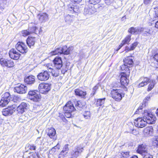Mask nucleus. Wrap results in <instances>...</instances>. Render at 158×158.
Instances as JSON below:
<instances>
[{"label":"nucleus","instance_id":"f257e3e1","mask_svg":"<svg viewBox=\"0 0 158 158\" xmlns=\"http://www.w3.org/2000/svg\"><path fill=\"white\" fill-rule=\"evenodd\" d=\"M130 73V72L128 71V69L127 71H122L119 73L120 83L123 88H126L128 85L129 83V77Z\"/></svg>","mask_w":158,"mask_h":158},{"label":"nucleus","instance_id":"f03ea898","mask_svg":"<svg viewBox=\"0 0 158 158\" xmlns=\"http://www.w3.org/2000/svg\"><path fill=\"white\" fill-rule=\"evenodd\" d=\"M110 95L114 101L119 102L124 97L125 93L121 89H113L110 91Z\"/></svg>","mask_w":158,"mask_h":158},{"label":"nucleus","instance_id":"7ed1b4c3","mask_svg":"<svg viewBox=\"0 0 158 158\" xmlns=\"http://www.w3.org/2000/svg\"><path fill=\"white\" fill-rule=\"evenodd\" d=\"M124 64L120 67V70L121 71H127L128 69L130 71L129 67H132L134 64V62L132 59L129 56H127L123 60Z\"/></svg>","mask_w":158,"mask_h":158},{"label":"nucleus","instance_id":"20e7f679","mask_svg":"<svg viewBox=\"0 0 158 158\" xmlns=\"http://www.w3.org/2000/svg\"><path fill=\"white\" fill-rule=\"evenodd\" d=\"M16 49L22 54H25L28 52L29 49L27 45L22 41H18L15 45Z\"/></svg>","mask_w":158,"mask_h":158},{"label":"nucleus","instance_id":"39448f33","mask_svg":"<svg viewBox=\"0 0 158 158\" xmlns=\"http://www.w3.org/2000/svg\"><path fill=\"white\" fill-rule=\"evenodd\" d=\"M11 98V96L9 92H7L4 93L0 100V107L5 106L10 102Z\"/></svg>","mask_w":158,"mask_h":158},{"label":"nucleus","instance_id":"423d86ee","mask_svg":"<svg viewBox=\"0 0 158 158\" xmlns=\"http://www.w3.org/2000/svg\"><path fill=\"white\" fill-rule=\"evenodd\" d=\"M144 115L143 116V118H145L147 123L149 124L154 123L156 120V118L154 115L147 110L144 111Z\"/></svg>","mask_w":158,"mask_h":158},{"label":"nucleus","instance_id":"0eeeda50","mask_svg":"<svg viewBox=\"0 0 158 158\" xmlns=\"http://www.w3.org/2000/svg\"><path fill=\"white\" fill-rule=\"evenodd\" d=\"M0 64L2 66L9 68H13L15 65L14 62L12 59L3 58L0 59Z\"/></svg>","mask_w":158,"mask_h":158},{"label":"nucleus","instance_id":"6e6552de","mask_svg":"<svg viewBox=\"0 0 158 158\" xmlns=\"http://www.w3.org/2000/svg\"><path fill=\"white\" fill-rule=\"evenodd\" d=\"M51 87L50 84L42 82L39 84L38 89L42 94H46L50 90Z\"/></svg>","mask_w":158,"mask_h":158},{"label":"nucleus","instance_id":"1a4fd4ad","mask_svg":"<svg viewBox=\"0 0 158 158\" xmlns=\"http://www.w3.org/2000/svg\"><path fill=\"white\" fill-rule=\"evenodd\" d=\"M50 73L47 70H43L37 75L38 80L41 81H46L48 80L50 77Z\"/></svg>","mask_w":158,"mask_h":158},{"label":"nucleus","instance_id":"9d476101","mask_svg":"<svg viewBox=\"0 0 158 158\" xmlns=\"http://www.w3.org/2000/svg\"><path fill=\"white\" fill-rule=\"evenodd\" d=\"M135 126L137 127L142 128L144 127L147 124V122L142 117H139L134 120Z\"/></svg>","mask_w":158,"mask_h":158},{"label":"nucleus","instance_id":"9b49d317","mask_svg":"<svg viewBox=\"0 0 158 158\" xmlns=\"http://www.w3.org/2000/svg\"><path fill=\"white\" fill-rule=\"evenodd\" d=\"M9 55L11 59L18 60L20 58L21 54L17 52L15 48H12L9 50Z\"/></svg>","mask_w":158,"mask_h":158},{"label":"nucleus","instance_id":"f8f14e48","mask_svg":"<svg viewBox=\"0 0 158 158\" xmlns=\"http://www.w3.org/2000/svg\"><path fill=\"white\" fill-rule=\"evenodd\" d=\"M64 111H69L73 112L76 110V109L73 104L71 100L67 102L63 107Z\"/></svg>","mask_w":158,"mask_h":158},{"label":"nucleus","instance_id":"ddd939ff","mask_svg":"<svg viewBox=\"0 0 158 158\" xmlns=\"http://www.w3.org/2000/svg\"><path fill=\"white\" fill-rule=\"evenodd\" d=\"M16 110L15 105H13L10 106H8L7 108L3 110L2 112V114L5 116H7L12 114Z\"/></svg>","mask_w":158,"mask_h":158},{"label":"nucleus","instance_id":"4468645a","mask_svg":"<svg viewBox=\"0 0 158 158\" xmlns=\"http://www.w3.org/2000/svg\"><path fill=\"white\" fill-rule=\"evenodd\" d=\"M97 11L96 9L94 6L89 4L86 6L84 13L85 15H91L95 13Z\"/></svg>","mask_w":158,"mask_h":158},{"label":"nucleus","instance_id":"2eb2a0df","mask_svg":"<svg viewBox=\"0 0 158 158\" xmlns=\"http://www.w3.org/2000/svg\"><path fill=\"white\" fill-rule=\"evenodd\" d=\"M55 67L57 69H60L63 66V62L60 56H56L52 60Z\"/></svg>","mask_w":158,"mask_h":158},{"label":"nucleus","instance_id":"dca6fc26","mask_svg":"<svg viewBox=\"0 0 158 158\" xmlns=\"http://www.w3.org/2000/svg\"><path fill=\"white\" fill-rule=\"evenodd\" d=\"M131 40V35H126L124 39L122 40L121 43L119 45L118 48L115 50L116 52H117L125 44H129Z\"/></svg>","mask_w":158,"mask_h":158},{"label":"nucleus","instance_id":"f3484780","mask_svg":"<svg viewBox=\"0 0 158 158\" xmlns=\"http://www.w3.org/2000/svg\"><path fill=\"white\" fill-rule=\"evenodd\" d=\"M141 82L137 85L138 88H141L147 85L150 83L151 80L148 77L143 76L140 78L139 79Z\"/></svg>","mask_w":158,"mask_h":158},{"label":"nucleus","instance_id":"a211bd4d","mask_svg":"<svg viewBox=\"0 0 158 158\" xmlns=\"http://www.w3.org/2000/svg\"><path fill=\"white\" fill-rule=\"evenodd\" d=\"M27 86L23 84H21L18 85L14 88V89L15 92L18 94H25L27 90Z\"/></svg>","mask_w":158,"mask_h":158},{"label":"nucleus","instance_id":"6ab92c4d","mask_svg":"<svg viewBox=\"0 0 158 158\" xmlns=\"http://www.w3.org/2000/svg\"><path fill=\"white\" fill-rule=\"evenodd\" d=\"M73 46H68L67 45H64L60 48L61 54L64 55H68L71 53L73 50Z\"/></svg>","mask_w":158,"mask_h":158},{"label":"nucleus","instance_id":"aec40b11","mask_svg":"<svg viewBox=\"0 0 158 158\" xmlns=\"http://www.w3.org/2000/svg\"><path fill=\"white\" fill-rule=\"evenodd\" d=\"M75 94L81 98H86L87 93L85 91L81 88H77L74 90Z\"/></svg>","mask_w":158,"mask_h":158},{"label":"nucleus","instance_id":"412c9836","mask_svg":"<svg viewBox=\"0 0 158 158\" xmlns=\"http://www.w3.org/2000/svg\"><path fill=\"white\" fill-rule=\"evenodd\" d=\"M83 148L80 146H76L75 148V151L71 153V155L73 158H77L83 152Z\"/></svg>","mask_w":158,"mask_h":158},{"label":"nucleus","instance_id":"4be33fe9","mask_svg":"<svg viewBox=\"0 0 158 158\" xmlns=\"http://www.w3.org/2000/svg\"><path fill=\"white\" fill-rule=\"evenodd\" d=\"M27 106L26 103L24 102H22L16 108L17 114L20 115L23 114L25 111Z\"/></svg>","mask_w":158,"mask_h":158},{"label":"nucleus","instance_id":"5701e85b","mask_svg":"<svg viewBox=\"0 0 158 158\" xmlns=\"http://www.w3.org/2000/svg\"><path fill=\"white\" fill-rule=\"evenodd\" d=\"M37 17L41 23L45 22L48 20V15L45 12L38 14Z\"/></svg>","mask_w":158,"mask_h":158},{"label":"nucleus","instance_id":"b1692460","mask_svg":"<svg viewBox=\"0 0 158 158\" xmlns=\"http://www.w3.org/2000/svg\"><path fill=\"white\" fill-rule=\"evenodd\" d=\"M144 28L142 27L139 29H137L136 27H130L128 30L129 33L131 34H135L140 33L141 32H143Z\"/></svg>","mask_w":158,"mask_h":158},{"label":"nucleus","instance_id":"393cba45","mask_svg":"<svg viewBox=\"0 0 158 158\" xmlns=\"http://www.w3.org/2000/svg\"><path fill=\"white\" fill-rule=\"evenodd\" d=\"M143 132L145 135L149 137L152 135L154 129L152 126H147L144 129Z\"/></svg>","mask_w":158,"mask_h":158},{"label":"nucleus","instance_id":"a878e982","mask_svg":"<svg viewBox=\"0 0 158 158\" xmlns=\"http://www.w3.org/2000/svg\"><path fill=\"white\" fill-rule=\"evenodd\" d=\"M26 43L30 48L34 46L36 42V40L35 37L33 36H28L26 40Z\"/></svg>","mask_w":158,"mask_h":158},{"label":"nucleus","instance_id":"bb28decb","mask_svg":"<svg viewBox=\"0 0 158 158\" xmlns=\"http://www.w3.org/2000/svg\"><path fill=\"white\" fill-rule=\"evenodd\" d=\"M139 43L138 42L135 41L131 44L130 47L126 46L125 48V52H129L134 50L137 46Z\"/></svg>","mask_w":158,"mask_h":158},{"label":"nucleus","instance_id":"cd10ccee","mask_svg":"<svg viewBox=\"0 0 158 158\" xmlns=\"http://www.w3.org/2000/svg\"><path fill=\"white\" fill-rule=\"evenodd\" d=\"M48 131L47 132V135L52 139H54L55 140L56 138L54 137L56 134V131L55 129L53 127H51L48 129Z\"/></svg>","mask_w":158,"mask_h":158},{"label":"nucleus","instance_id":"c85d7f7f","mask_svg":"<svg viewBox=\"0 0 158 158\" xmlns=\"http://www.w3.org/2000/svg\"><path fill=\"white\" fill-rule=\"evenodd\" d=\"M148 151L146 149V146L143 144L139 145L137 148L136 152L141 155H142L145 152H148Z\"/></svg>","mask_w":158,"mask_h":158},{"label":"nucleus","instance_id":"c756f323","mask_svg":"<svg viewBox=\"0 0 158 158\" xmlns=\"http://www.w3.org/2000/svg\"><path fill=\"white\" fill-rule=\"evenodd\" d=\"M24 81L27 84H32L35 81V77L32 75H29L25 79Z\"/></svg>","mask_w":158,"mask_h":158},{"label":"nucleus","instance_id":"7c9ffc66","mask_svg":"<svg viewBox=\"0 0 158 158\" xmlns=\"http://www.w3.org/2000/svg\"><path fill=\"white\" fill-rule=\"evenodd\" d=\"M144 29L143 32V35L144 36H148L149 35L152 34L154 32V30L152 28H144Z\"/></svg>","mask_w":158,"mask_h":158},{"label":"nucleus","instance_id":"2f4dec72","mask_svg":"<svg viewBox=\"0 0 158 158\" xmlns=\"http://www.w3.org/2000/svg\"><path fill=\"white\" fill-rule=\"evenodd\" d=\"M105 100V98L96 99L94 102V104L96 106L100 108V107H102L104 104Z\"/></svg>","mask_w":158,"mask_h":158},{"label":"nucleus","instance_id":"473e14b6","mask_svg":"<svg viewBox=\"0 0 158 158\" xmlns=\"http://www.w3.org/2000/svg\"><path fill=\"white\" fill-rule=\"evenodd\" d=\"M60 48H55V49L51 51L50 53V55L51 56H55L57 55L61 54Z\"/></svg>","mask_w":158,"mask_h":158},{"label":"nucleus","instance_id":"72a5a7b5","mask_svg":"<svg viewBox=\"0 0 158 158\" xmlns=\"http://www.w3.org/2000/svg\"><path fill=\"white\" fill-rule=\"evenodd\" d=\"M76 107L79 108V109L82 108L85 106V102L81 100H78L77 102V103L75 105Z\"/></svg>","mask_w":158,"mask_h":158},{"label":"nucleus","instance_id":"f704fd0d","mask_svg":"<svg viewBox=\"0 0 158 158\" xmlns=\"http://www.w3.org/2000/svg\"><path fill=\"white\" fill-rule=\"evenodd\" d=\"M152 145L154 148H158V136H155L153 139Z\"/></svg>","mask_w":158,"mask_h":158},{"label":"nucleus","instance_id":"c9c22d12","mask_svg":"<svg viewBox=\"0 0 158 158\" xmlns=\"http://www.w3.org/2000/svg\"><path fill=\"white\" fill-rule=\"evenodd\" d=\"M41 99V96L40 94L36 93L33 98H31V101L35 102H39Z\"/></svg>","mask_w":158,"mask_h":158},{"label":"nucleus","instance_id":"e433bc0d","mask_svg":"<svg viewBox=\"0 0 158 158\" xmlns=\"http://www.w3.org/2000/svg\"><path fill=\"white\" fill-rule=\"evenodd\" d=\"M68 7V9L70 11L73 10V12L77 13L79 11V7L77 6H72L69 5Z\"/></svg>","mask_w":158,"mask_h":158},{"label":"nucleus","instance_id":"4c0bfd02","mask_svg":"<svg viewBox=\"0 0 158 158\" xmlns=\"http://www.w3.org/2000/svg\"><path fill=\"white\" fill-rule=\"evenodd\" d=\"M36 93V91L35 90L29 91L28 94V98L31 100V98H33L35 96Z\"/></svg>","mask_w":158,"mask_h":158},{"label":"nucleus","instance_id":"58836bf2","mask_svg":"<svg viewBox=\"0 0 158 158\" xmlns=\"http://www.w3.org/2000/svg\"><path fill=\"white\" fill-rule=\"evenodd\" d=\"M155 81L153 80H151V83L148 85L147 89L148 91H151L154 87L155 83L154 82Z\"/></svg>","mask_w":158,"mask_h":158},{"label":"nucleus","instance_id":"ea45409f","mask_svg":"<svg viewBox=\"0 0 158 158\" xmlns=\"http://www.w3.org/2000/svg\"><path fill=\"white\" fill-rule=\"evenodd\" d=\"M38 29V28L35 26H33L31 27H29L28 28V30L29 31L31 34L33 33H35L36 31Z\"/></svg>","mask_w":158,"mask_h":158},{"label":"nucleus","instance_id":"a19ab883","mask_svg":"<svg viewBox=\"0 0 158 158\" xmlns=\"http://www.w3.org/2000/svg\"><path fill=\"white\" fill-rule=\"evenodd\" d=\"M82 115L85 119H88L90 117L91 114L89 111H85L81 113Z\"/></svg>","mask_w":158,"mask_h":158},{"label":"nucleus","instance_id":"79ce46f5","mask_svg":"<svg viewBox=\"0 0 158 158\" xmlns=\"http://www.w3.org/2000/svg\"><path fill=\"white\" fill-rule=\"evenodd\" d=\"M143 105L140 106L137 109L136 111H135V114H142L143 115V116L144 115V111L143 110ZM144 110L143 111H144Z\"/></svg>","mask_w":158,"mask_h":158},{"label":"nucleus","instance_id":"37998d69","mask_svg":"<svg viewBox=\"0 0 158 158\" xmlns=\"http://www.w3.org/2000/svg\"><path fill=\"white\" fill-rule=\"evenodd\" d=\"M46 66L47 68V69H51L52 70L51 71L53 75V76H58V73H56L55 74V73H53V69L52 68V64L51 63H48L46 64Z\"/></svg>","mask_w":158,"mask_h":158},{"label":"nucleus","instance_id":"c03bdc74","mask_svg":"<svg viewBox=\"0 0 158 158\" xmlns=\"http://www.w3.org/2000/svg\"><path fill=\"white\" fill-rule=\"evenodd\" d=\"M74 18L73 15H67L65 17V21L66 22L70 23L72 22Z\"/></svg>","mask_w":158,"mask_h":158},{"label":"nucleus","instance_id":"a18cd8bd","mask_svg":"<svg viewBox=\"0 0 158 158\" xmlns=\"http://www.w3.org/2000/svg\"><path fill=\"white\" fill-rule=\"evenodd\" d=\"M69 145L68 144L65 145L63 148L61 152H62L63 153H64L67 154L69 150Z\"/></svg>","mask_w":158,"mask_h":158},{"label":"nucleus","instance_id":"49530a36","mask_svg":"<svg viewBox=\"0 0 158 158\" xmlns=\"http://www.w3.org/2000/svg\"><path fill=\"white\" fill-rule=\"evenodd\" d=\"M143 158H153V156L148 151L142 155Z\"/></svg>","mask_w":158,"mask_h":158},{"label":"nucleus","instance_id":"de8ad7c7","mask_svg":"<svg viewBox=\"0 0 158 158\" xmlns=\"http://www.w3.org/2000/svg\"><path fill=\"white\" fill-rule=\"evenodd\" d=\"M129 152H122L120 153L121 158H127L129 156Z\"/></svg>","mask_w":158,"mask_h":158},{"label":"nucleus","instance_id":"09e8293b","mask_svg":"<svg viewBox=\"0 0 158 158\" xmlns=\"http://www.w3.org/2000/svg\"><path fill=\"white\" fill-rule=\"evenodd\" d=\"M22 35L24 37H26L31 34L29 31L27 30H23L21 31Z\"/></svg>","mask_w":158,"mask_h":158},{"label":"nucleus","instance_id":"8fccbe9b","mask_svg":"<svg viewBox=\"0 0 158 158\" xmlns=\"http://www.w3.org/2000/svg\"><path fill=\"white\" fill-rule=\"evenodd\" d=\"M101 0H89L88 2L89 4L94 6L99 3Z\"/></svg>","mask_w":158,"mask_h":158},{"label":"nucleus","instance_id":"3c124183","mask_svg":"<svg viewBox=\"0 0 158 158\" xmlns=\"http://www.w3.org/2000/svg\"><path fill=\"white\" fill-rule=\"evenodd\" d=\"M98 89V86L96 85L94 86L92 88V93L91 94L92 96H94L96 93V92Z\"/></svg>","mask_w":158,"mask_h":158},{"label":"nucleus","instance_id":"603ef678","mask_svg":"<svg viewBox=\"0 0 158 158\" xmlns=\"http://www.w3.org/2000/svg\"><path fill=\"white\" fill-rule=\"evenodd\" d=\"M60 148V145H59L58 143L56 146H55L52 148L51 151L54 152H55L56 151H58L59 150Z\"/></svg>","mask_w":158,"mask_h":158},{"label":"nucleus","instance_id":"864d4df0","mask_svg":"<svg viewBox=\"0 0 158 158\" xmlns=\"http://www.w3.org/2000/svg\"><path fill=\"white\" fill-rule=\"evenodd\" d=\"M27 147L29 148L30 150H35L36 149V147L34 144H27Z\"/></svg>","mask_w":158,"mask_h":158},{"label":"nucleus","instance_id":"5fc2aeb1","mask_svg":"<svg viewBox=\"0 0 158 158\" xmlns=\"http://www.w3.org/2000/svg\"><path fill=\"white\" fill-rule=\"evenodd\" d=\"M155 16L154 17V19L152 20L151 21L153 22L158 19V6L155 8Z\"/></svg>","mask_w":158,"mask_h":158},{"label":"nucleus","instance_id":"6e6d98bb","mask_svg":"<svg viewBox=\"0 0 158 158\" xmlns=\"http://www.w3.org/2000/svg\"><path fill=\"white\" fill-rule=\"evenodd\" d=\"M64 116L67 118H70L72 116V112L64 111Z\"/></svg>","mask_w":158,"mask_h":158},{"label":"nucleus","instance_id":"4d7b16f0","mask_svg":"<svg viewBox=\"0 0 158 158\" xmlns=\"http://www.w3.org/2000/svg\"><path fill=\"white\" fill-rule=\"evenodd\" d=\"M60 120H62L63 122H65L66 120L64 116V114L62 113H59L58 116Z\"/></svg>","mask_w":158,"mask_h":158},{"label":"nucleus","instance_id":"13d9d810","mask_svg":"<svg viewBox=\"0 0 158 158\" xmlns=\"http://www.w3.org/2000/svg\"><path fill=\"white\" fill-rule=\"evenodd\" d=\"M134 135H136L137 134V131L136 129H134L133 128H130L129 129V131L128 132Z\"/></svg>","mask_w":158,"mask_h":158},{"label":"nucleus","instance_id":"bf43d9fd","mask_svg":"<svg viewBox=\"0 0 158 158\" xmlns=\"http://www.w3.org/2000/svg\"><path fill=\"white\" fill-rule=\"evenodd\" d=\"M67 154L63 153L62 152H60L59 154L58 158H65V157H66Z\"/></svg>","mask_w":158,"mask_h":158},{"label":"nucleus","instance_id":"052dcab7","mask_svg":"<svg viewBox=\"0 0 158 158\" xmlns=\"http://www.w3.org/2000/svg\"><path fill=\"white\" fill-rule=\"evenodd\" d=\"M153 58L154 61L158 62V52L153 55Z\"/></svg>","mask_w":158,"mask_h":158},{"label":"nucleus","instance_id":"680f3d73","mask_svg":"<svg viewBox=\"0 0 158 158\" xmlns=\"http://www.w3.org/2000/svg\"><path fill=\"white\" fill-rule=\"evenodd\" d=\"M82 0H71V2L74 4H78L81 2Z\"/></svg>","mask_w":158,"mask_h":158},{"label":"nucleus","instance_id":"e2e57ef3","mask_svg":"<svg viewBox=\"0 0 158 158\" xmlns=\"http://www.w3.org/2000/svg\"><path fill=\"white\" fill-rule=\"evenodd\" d=\"M151 97L150 96H147L143 100L145 103H147L148 101L150 100Z\"/></svg>","mask_w":158,"mask_h":158},{"label":"nucleus","instance_id":"0e129e2a","mask_svg":"<svg viewBox=\"0 0 158 158\" xmlns=\"http://www.w3.org/2000/svg\"><path fill=\"white\" fill-rule=\"evenodd\" d=\"M152 0H144L143 3L145 5L149 4L152 2Z\"/></svg>","mask_w":158,"mask_h":158},{"label":"nucleus","instance_id":"69168bd1","mask_svg":"<svg viewBox=\"0 0 158 158\" xmlns=\"http://www.w3.org/2000/svg\"><path fill=\"white\" fill-rule=\"evenodd\" d=\"M153 67L155 70L158 71V62L155 63Z\"/></svg>","mask_w":158,"mask_h":158},{"label":"nucleus","instance_id":"338daca9","mask_svg":"<svg viewBox=\"0 0 158 158\" xmlns=\"http://www.w3.org/2000/svg\"><path fill=\"white\" fill-rule=\"evenodd\" d=\"M114 0H105L106 3L107 4H110Z\"/></svg>","mask_w":158,"mask_h":158},{"label":"nucleus","instance_id":"774afa93","mask_svg":"<svg viewBox=\"0 0 158 158\" xmlns=\"http://www.w3.org/2000/svg\"><path fill=\"white\" fill-rule=\"evenodd\" d=\"M156 20L157 21L155 23V27L156 28L158 29V19H157Z\"/></svg>","mask_w":158,"mask_h":158}]
</instances>
